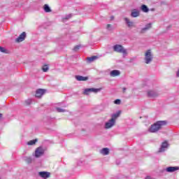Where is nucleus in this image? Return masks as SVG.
<instances>
[{
  "label": "nucleus",
  "mask_w": 179,
  "mask_h": 179,
  "mask_svg": "<svg viewBox=\"0 0 179 179\" xmlns=\"http://www.w3.org/2000/svg\"><path fill=\"white\" fill-rule=\"evenodd\" d=\"M121 115V110H118L115 113L111 115V118L105 123L104 128L105 129H110L113 128L114 125H115V122H117V118H118Z\"/></svg>",
  "instance_id": "obj_1"
},
{
  "label": "nucleus",
  "mask_w": 179,
  "mask_h": 179,
  "mask_svg": "<svg viewBox=\"0 0 179 179\" xmlns=\"http://www.w3.org/2000/svg\"><path fill=\"white\" fill-rule=\"evenodd\" d=\"M165 125H167V121L166 120L157 121V122L151 125L148 131L152 134H155L156 132H158V131H160V129H162L163 127H165Z\"/></svg>",
  "instance_id": "obj_2"
},
{
  "label": "nucleus",
  "mask_w": 179,
  "mask_h": 179,
  "mask_svg": "<svg viewBox=\"0 0 179 179\" xmlns=\"http://www.w3.org/2000/svg\"><path fill=\"white\" fill-rule=\"evenodd\" d=\"M153 61V54L151 50L145 51L144 55V62L145 64H149Z\"/></svg>",
  "instance_id": "obj_3"
},
{
  "label": "nucleus",
  "mask_w": 179,
  "mask_h": 179,
  "mask_svg": "<svg viewBox=\"0 0 179 179\" xmlns=\"http://www.w3.org/2000/svg\"><path fill=\"white\" fill-rule=\"evenodd\" d=\"M113 51H115V52L123 54L124 57L128 55V52L127 51V49L124 48L123 46L121 45H115L113 46Z\"/></svg>",
  "instance_id": "obj_4"
},
{
  "label": "nucleus",
  "mask_w": 179,
  "mask_h": 179,
  "mask_svg": "<svg viewBox=\"0 0 179 179\" xmlns=\"http://www.w3.org/2000/svg\"><path fill=\"white\" fill-rule=\"evenodd\" d=\"M101 89H96V88H87L84 90L83 94L88 96L90 93H99Z\"/></svg>",
  "instance_id": "obj_5"
},
{
  "label": "nucleus",
  "mask_w": 179,
  "mask_h": 179,
  "mask_svg": "<svg viewBox=\"0 0 179 179\" xmlns=\"http://www.w3.org/2000/svg\"><path fill=\"white\" fill-rule=\"evenodd\" d=\"M44 148H43V147L37 148L34 152L35 157H41V156L44 155Z\"/></svg>",
  "instance_id": "obj_6"
},
{
  "label": "nucleus",
  "mask_w": 179,
  "mask_h": 179,
  "mask_svg": "<svg viewBox=\"0 0 179 179\" xmlns=\"http://www.w3.org/2000/svg\"><path fill=\"white\" fill-rule=\"evenodd\" d=\"M159 94L157 92V91H155L153 90H150L147 91V95L148 97H158Z\"/></svg>",
  "instance_id": "obj_7"
},
{
  "label": "nucleus",
  "mask_w": 179,
  "mask_h": 179,
  "mask_svg": "<svg viewBox=\"0 0 179 179\" xmlns=\"http://www.w3.org/2000/svg\"><path fill=\"white\" fill-rule=\"evenodd\" d=\"M38 174L39 177L43 179L50 178V176H51V173L50 172H45V171L38 172Z\"/></svg>",
  "instance_id": "obj_8"
},
{
  "label": "nucleus",
  "mask_w": 179,
  "mask_h": 179,
  "mask_svg": "<svg viewBox=\"0 0 179 179\" xmlns=\"http://www.w3.org/2000/svg\"><path fill=\"white\" fill-rule=\"evenodd\" d=\"M124 20L127 26V27H129V29H131V27H135V23L134 22L131 21L128 17H124Z\"/></svg>",
  "instance_id": "obj_9"
},
{
  "label": "nucleus",
  "mask_w": 179,
  "mask_h": 179,
  "mask_svg": "<svg viewBox=\"0 0 179 179\" xmlns=\"http://www.w3.org/2000/svg\"><path fill=\"white\" fill-rule=\"evenodd\" d=\"M150 29H152V23L147 24L144 28L141 29L140 31V34H145L148 30H150Z\"/></svg>",
  "instance_id": "obj_10"
},
{
  "label": "nucleus",
  "mask_w": 179,
  "mask_h": 179,
  "mask_svg": "<svg viewBox=\"0 0 179 179\" xmlns=\"http://www.w3.org/2000/svg\"><path fill=\"white\" fill-rule=\"evenodd\" d=\"M24 38H26V32H22L18 38L15 39L16 43H22V41H24Z\"/></svg>",
  "instance_id": "obj_11"
},
{
  "label": "nucleus",
  "mask_w": 179,
  "mask_h": 179,
  "mask_svg": "<svg viewBox=\"0 0 179 179\" xmlns=\"http://www.w3.org/2000/svg\"><path fill=\"white\" fill-rule=\"evenodd\" d=\"M44 93H45V90L38 89L36 90L35 96L36 97H38V99H40V97H41Z\"/></svg>",
  "instance_id": "obj_12"
},
{
  "label": "nucleus",
  "mask_w": 179,
  "mask_h": 179,
  "mask_svg": "<svg viewBox=\"0 0 179 179\" xmlns=\"http://www.w3.org/2000/svg\"><path fill=\"white\" fill-rule=\"evenodd\" d=\"M168 147H169V143H167L166 141L162 143L161 148L159 150V153L164 152Z\"/></svg>",
  "instance_id": "obj_13"
},
{
  "label": "nucleus",
  "mask_w": 179,
  "mask_h": 179,
  "mask_svg": "<svg viewBox=\"0 0 179 179\" xmlns=\"http://www.w3.org/2000/svg\"><path fill=\"white\" fill-rule=\"evenodd\" d=\"M177 170H179V167L178 166H169L166 169L167 173H174V171H177Z\"/></svg>",
  "instance_id": "obj_14"
},
{
  "label": "nucleus",
  "mask_w": 179,
  "mask_h": 179,
  "mask_svg": "<svg viewBox=\"0 0 179 179\" xmlns=\"http://www.w3.org/2000/svg\"><path fill=\"white\" fill-rule=\"evenodd\" d=\"M76 79L78 80L79 82H85L89 79L87 77H84L82 76H76Z\"/></svg>",
  "instance_id": "obj_15"
},
{
  "label": "nucleus",
  "mask_w": 179,
  "mask_h": 179,
  "mask_svg": "<svg viewBox=\"0 0 179 179\" xmlns=\"http://www.w3.org/2000/svg\"><path fill=\"white\" fill-rule=\"evenodd\" d=\"M108 153H110V150L107 148H103L100 151V154L103 155V156H106L107 155H108Z\"/></svg>",
  "instance_id": "obj_16"
},
{
  "label": "nucleus",
  "mask_w": 179,
  "mask_h": 179,
  "mask_svg": "<svg viewBox=\"0 0 179 179\" xmlns=\"http://www.w3.org/2000/svg\"><path fill=\"white\" fill-rule=\"evenodd\" d=\"M131 17H138L139 16V10L134 9L131 11Z\"/></svg>",
  "instance_id": "obj_17"
},
{
  "label": "nucleus",
  "mask_w": 179,
  "mask_h": 179,
  "mask_svg": "<svg viewBox=\"0 0 179 179\" xmlns=\"http://www.w3.org/2000/svg\"><path fill=\"white\" fill-rule=\"evenodd\" d=\"M120 71L118 70H113L112 71H110V76H113V78L115 77V76H120Z\"/></svg>",
  "instance_id": "obj_18"
},
{
  "label": "nucleus",
  "mask_w": 179,
  "mask_h": 179,
  "mask_svg": "<svg viewBox=\"0 0 179 179\" xmlns=\"http://www.w3.org/2000/svg\"><path fill=\"white\" fill-rule=\"evenodd\" d=\"M96 59H97V56H92L91 57H87V62H88V64H90L91 62L96 61Z\"/></svg>",
  "instance_id": "obj_19"
},
{
  "label": "nucleus",
  "mask_w": 179,
  "mask_h": 179,
  "mask_svg": "<svg viewBox=\"0 0 179 179\" xmlns=\"http://www.w3.org/2000/svg\"><path fill=\"white\" fill-rule=\"evenodd\" d=\"M141 10L145 12V13H148V12H149V8H148L146 5L143 4L141 6Z\"/></svg>",
  "instance_id": "obj_20"
},
{
  "label": "nucleus",
  "mask_w": 179,
  "mask_h": 179,
  "mask_svg": "<svg viewBox=\"0 0 179 179\" xmlns=\"http://www.w3.org/2000/svg\"><path fill=\"white\" fill-rule=\"evenodd\" d=\"M43 9L45 10V12L46 13H50L51 12V8H50V6H48V5L45 4L43 6Z\"/></svg>",
  "instance_id": "obj_21"
},
{
  "label": "nucleus",
  "mask_w": 179,
  "mask_h": 179,
  "mask_svg": "<svg viewBox=\"0 0 179 179\" xmlns=\"http://www.w3.org/2000/svg\"><path fill=\"white\" fill-rule=\"evenodd\" d=\"M37 142V138H36L35 140H32V141H29L27 143V145H36V143Z\"/></svg>",
  "instance_id": "obj_22"
},
{
  "label": "nucleus",
  "mask_w": 179,
  "mask_h": 179,
  "mask_svg": "<svg viewBox=\"0 0 179 179\" xmlns=\"http://www.w3.org/2000/svg\"><path fill=\"white\" fill-rule=\"evenodd\" d=\"M24 161L27 162V163H31L32 162V159H31V157H24Z\"/></svg>",
  "instance_id": "obj_23"
},
{
  "label": "nucleus",
  "mask_w": 179,
  "mask_h": 179,
  "mask_svg": "<svg viewBox=\"0 0 179 179\" xmlns=\"http://www.w3.org/2000/svg\"><path fill=\"white\" fill-rule=\"evenodd\" d=\"M48 65H44L43 67H42V70L43 72H48Z\"/></svg>",
  "instance_id": "obj_24"
},
{
  "label": "nucleus",
  "mask_w": 179,
  "mask_h": 179,
  "mask_svg": "<svg viewBox=\"0 0 179 179\" xmlns=\"http://www.w3.org/2000/svg\"><path fill=\"white\" fill-rule=\"evenodd\" d=\"M0 52H4L5 54H8V50L5 49L4 48H2L0 46Z\"/></svg>",
  "instance_id": "obj_25"
},
{
  "label": "nucleus",
  "mask_w": 179,
  "mask_h": 179,
  "mask_svg": "<svg viewBox=\"0 0 179 179\" xmlns=\"http://www.w3.org/2000/svg\"><path fill=\"white\" fill-rule=\"evenodd\" d=\"M26 106H30V104H31L32 103V101L31 99H27L24 101Z\"/></svg>",
  "instance_id": "obj_26"
},
{
  "label": "nucleus",
  "mask_w": 179,
  "mask_h": 179,
  "mask_svg": "<svg viewBox=\"0 0 179 179\" xmlns=\"http://www.w3.org/2000/svg\"><path fill=\"white\" fill-rule=\"evenodd\" d=\"M72 17V14H69L66 15V17L63 19V20H68L69 19H71Z\"/></svg>",
  "instance_id": "obj_27"
},
{
  "label": "nucleus",
  "mask_w": 179,
  "mask_h": 179,
  "mask_svg": "<svg viewBox=\"0 0 179 179\" xmlns=\"http://www.w3.org/2000/svg\"><path fill=\"white\" fill-rule=\"evenodd\" d=\"M57 113H65V110L61 108H56Z\"/></svg>",
  "instance_id": "obj_28"
},
{
  "label": "nucleus",
  "mask_w": 179,
  "mask_h": 179,
  "mask_svg": "<svg viewBox=\"0 0 179 179\" xmlns=\"http://www.w3.org/2000/svg\"><path fill=\"white\" fill-rule=\"evenodd\" d=\"M106 29H107V30L111 31V30H113V26L111 24H108L106 26Z\"/></svg>",
  "instance_id": "obj_29"
},
{
  "label": "nucleus",
  "mask_w": 179,
  "mask_h": 179,
  "mask_svg": "<svg viewBox=\"0 0 179 179\" xmlns=\"http://www.w3.org/2000/svg\"><path fill=\"white\" fill-rule=\"evenodd\" d=\"M114 103H115V104L120 105V104H121V100L116 99V100L114 101Z\"/></svg>",
  "instance_id": "obj_30"
},
{
  "label": "nucleus",
  "mask_w": 179,
  "mask_h": 179,
  "mask_svg": "<svg viewBox=\"0 0 179 179\" xmlns=\"http://www.w3.org/2000/svg\"><path fill=\"white\" fill-rule=\"evenodd\" d=\"M79 48H80V45H78L74 47L73 50L75 51H78V50H79Z\"/></svg>",
  "instance_id": "obj_31"
},
{
  "label": "nucleus",
  "mask_w": 179,
  "mask_h": 179,
  "mask_svg": "<svg viewBox=\"0 0 179 179\" xmlns=\"http://www.w3.org/2000/svg\"><path fill=\"white\" fill-rule=\"evenodd\" d=\"M122 90H123V93H125V92L127 91V88L126 87H123Z\"/></svg>",
  "instance_id": "obj_32"
},
{
  "label": "nucleus",
  "mask_w": 179,
  "mask_h": 179,
  "mask_svg": "<svg viewBox=\"0 0 179 179\" xmlns=\"http://www.w3.org/2000/svg\"><path fill=\"white\" fill-rule=\"evenodd\" d=\"M145 179H152L150 176H147Z\"/></svg>",
  "instance_id": "obj_33"
},
{
  "label": "nucleus",
  "mask_w": 179,
  "mask_h": 179,
  "mask_svg": "<svg viewBox=\"0 0 179 179\" xmlns=\"http://www.w3.org/2000/svg\"><path fill=\"white\" fill-rule=\"evenodd\" d=\"M1 117H2V113H0V118H1Z\"/></svg>",
  "instance_id": "obj_34"
},
{
  "label": "nucleus",
  "mask_w": 179,
  "mask_h": 179,
  "mask_svg": "<svg viewBox=\"0 0 179 179\" xmlns=\"http://www.w3.org/2000/svg\"><path fill=\"white\" fill-rule=\"evenodd\" d=\"M0 179H1V178H0Z\"/></svg>",
  "instance_id": "obj_35"
}]
</instances>
